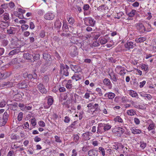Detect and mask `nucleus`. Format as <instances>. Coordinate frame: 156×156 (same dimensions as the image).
Masks as SVG:
<instances>
[{
  "mask_svg": "<svg viewBox=\"0 0 156 156\" xmlns=\"http://www.w3.org/2000/svg\"><path fill=\"white\" fill-rule=\"evenodd\" d=\"M60 72L61 73L63 74L66 76L69 75V72L68 70L69 67L67 65H64L62 64H60Z\"/></svg>",
  "mask_w": 156,
  "mask_h": 156,
  "instance_id": "obj_1",
  "label": "nucleus"
},
{
  "mask_svg": "<svg viewBox=\"0 0 156 156\" xmlns=\"http://www.w3.org/2000/svg\"><path fill=\"white\" fill-rule=\"evenodd\" d=\"M124 132V129L120 127H115L112 130V132L118 136H120Z\"/></svg>",
  "mask_w": 156,
  "mask_h": 156,
  "instance_id": "obj_2",
  "label": "nucleus"
},
{
  "mask_svg": "<svg viewBox=\"0 0 156 156\" xmlns=\"http://www.w3.org/2000/svg\"><path fill=\"white\" fill-rule=\"evenodd\" d=\"M115 71L121 76H123L126 74V70L125 68L120 66H117L115 69Z\"/></svg>",
  "mask_w": 156,
  "mask_h": 156,
  "instance_id": "obj_3",
  "label": "nucleus"
},
{
  "mask_svg": "<svg viewBox=\"0 0 156 156\" xmlns=\"http://www.w3.org/2000/svg\"><path fill=\"white\" fill-rule=\"evenodd\" d=\"M47 101V105L45 103L44 104V107L45 108L47 109L49 108L53 104L54 100L52 97L50 96L48 98Z\"/></svg>",
  "mask_w": 156,
  "mask_h": 156,
  "instance_id": "obj_4",
  "label": "nucleus"
},
{
  "mask_svg": "<svg viewBox=\"0 0 156 156\" xmlns=\"http://www.w3.org/2000/svg\"><path fill=\"white\" fill-rule=\"evenodd\" d=\"M54 17V14L51 11L48 12L44 15V18L47 20H52Z\"/></svg>",
  "mask_w": 156,
  "mask_h": 156,
  "instance_id": "obj_5",
  "label": "nucleus"
},
{
  "mask_svg": "<svg viewBox=\"0 0 156 156\" xmlns=\"http://www.w3.org/2000/svg\"><path fill=\"white\" fill-rule=\"evenodd\" d=\"M39 91L42 94H46L47 92V90L45 89L44 85L42 83H39L37 87Z\"/></svg>",
  "mask_w": 156,
  "mask_h": 156,
  "instance_id": "obj_6",
  "label": "nucleus"
},
{
  "mask_svg": "<svg viewBox=\"0 0 156 156\" xmlns=\"http://www.w3.org/2000/svg\"><path fill=\"white\" fill-rule=\"evenodd\" d=\"M27 83L26 81H23L21 83L17 84V87L20 89L25 88L27 87Z\"/></svg>",
  "mask_w": 156,
  "mask_h": 156,
  "instance_id": "obj_7",
  "label": "nucleus"
},
{
  "mask_svg": "<svg viewBox=\"0 0 156 156\" xmlns=\"http://www.w3.org/2000/svg\"><path fill=\"white\" fill-rule=\"evenodd\" d=\"M137 29L140 34L144 33L146 31L145 28L142 23L137 24Z\"/></svg>",
  "mask_w": 156,
  "mask_h": 156,
  "instance_id": "obj_8",
  "label": "nucleus"
},
{
  "mask_svg": "<svg viewBox=\"0 0 156 156\" xmlns=\"http://www.w3.org/2000/svg\"><path fill=\"white\" fill-rule=\"evenodd\" d=\"M115 96L114 93L112 92H109L106 93L104 95V96L105 98L106 99H112L114 98Z\"/></svg>",
  "mask_w": 156,
  "mask_h": 156,
  "instance_id": "obj_9",
  "label": "nucleus"
},
{
  "mask_svg": "<svg viewBox=\"0 0 156 156\" xmlns=\"http://www.w3.org/2000/svg\"><path fill=\"white\" fill-rule=\"evenodd\" d=\"M1 87H12L13 86V83L9 81L4 82L1 83Z\"/></svg>",
  "mask_w": 156,
  "mask_h": 156,
  "instance_id": "obj_10",
  "label": "nucleus"
},
{
  "mask_svg": "<svg viewBox=\"0 0 156 156\" xmlns=\"http://www.w3.org/2000/svg\"><path fill=\"white\" fill-rule=\"evenodd\" d=\"M70 67L72 70L75 73H77L81 71V68L78 66L71 65Z\"/></svg>",
  "mask_w": 156,
  "mask_h": 156,
  "instance_id": "obj_11",
  "label": "nucleus"
},
{
  "mask_svg": "<svg viewBox=\"0 0 156 156\" xmlns=\"http://www.w3.org/2000/svg\"><path fill=\"white\" fill-rule=\"evenodd\" d=\"M61 23L59 20H57L54 23V28L57 29H59L61 27Z\"/></svg>",
  "mask_w": 156,
  "mask_h": 156,
  "instance_id": "obj_12",
  "label": "nucleus"
},
{
  "mask_svg": "<svg viewBox=\"0 0 156 156\" xmlns=\"http://www.w3.org/2000/svg\"><path fill=\"white\" fill-rule=\"evenodd\" d=\"M88 154L89 156H97L98 151H97L92 149L88 151Z\"/></svg>",
  "mask_w": 156,
  "mask_h": 156,
  "instance_id": "obj_13",
  "label": "nucleus"
},
{
  "mask_svg": "<svg viewBox=\"0 0 156 156\" xmlns=\"http://www.w3.org/2000/svg\"><path fill=\"white\" fill-rule=\"evenodd\" d=\"M110 79L113 81L116 82L117 80V75L113 72H111L109 74Z\"/></svg>",
  "mask_w": 156,
  "mask_h": 156,
  "instance_id": "obj_14",
  "label": "nucleus"
},
{
  "mask_svg": "<svg viewBox=\"0 0 156 156\" xmlns=\"http://www.w3.org/2000/svg\"><path fill=\"white\" fill-rule=\"evenodd\" d=\"M133 42L130 41H128L125 44V46L126 48L129 49L133 48Z\"/></svg>",
  "mask_w": 156,
  "mask_h": 156,
  "instance_id": "obj_15",
  "label": "nucleus"
},
{
  "mask_svg": "<svg viewBox=\"0 0 156 156\" xmlns=\"http://www.w3.org/2000/svg\"><path fill=\"white\" fill-rule=\"evenodd\" d=\"M103 83L105 85L108 86L109 89L112 88V86L111 84V82L109 79H105L103 80Z\"/></svg>",
  "mask_w": 156,
  "mask_h": 156,
  "instance_id": "obj_16",
  "label": "nucleus"
},
{
  "mask_svg": "<svg viewBox=\"0 0 156 156\" xmlns=\"http://www.w3.org/2000/svg\"><path fill=\"white\" fill-rule=\"evenodd\" d=\"M8 105L11 110H15L17 108V104L16 103H15L13 104H9Z\"/></svg>",
  "mask_w": 156,
  "mask_h": 156,
  "instance_id": "obj_17",
  "label": "nucleus"
},
{
  "mask_svg": "<svg viewBox=\"0 0 156 156\" xmlns=\"http://www.w3.org/2000/svg\"><path fill=\"white\" fill-rule=\"evenodd\" d=\"M91 17H85L83 19L84 24L86 26L89 25Z\"/></svg>",
  "mask_w": 156,
  "mask_h": 156,
  "instance_id": "obj_18",
  "label": "nucleus"
},
{
  "mask_svg": "<svg viewBox=\"0 0 156 156\" xmlns=\"http://www.w3.org/2000/svg\"><path fill=\"white\" fill-rule=\"evenodd\" d=\"M72 81L71 80H70L67 81L66 84V87L67 89H70L72 88Z\"/></svg>",
  "mask_w": 156,
  "mask_h": 156,
  "instance_id": "obj_19",
  "label": "nucleus"
},
{
  "mask_svg": "<svg viewBox=\"0 0 156 156\" xmlns=\"http://www.w3.org/2000/svg\"><path fill=\"white\" fill-rule=\"evenodd\" d=\"M13 98L16 101H18L22 100V96L20 94H17L14 96Z\"/></svg>",
  "mask_w": 156,
  "mask_h": 156,
  "instance_id": "obj_20",
  "label": "nucleus"
},
{
  "mask_svg": "<svg viewBox=\"0 0 156 156\" xmlns=\"http://www.w3.org/2000/svg\"><path fill=\"white\" fill-rule=\"evenodd\" d=\"M8 115L7 112H5L3 114V124L5 125L8 120Z\"/></svg>",
  "mask_w": 156,
  "mask_h": 156,
  "instance_id": "obj_21",
  "label": "nucleus"
},
{
  "mask_svg": "<svg viewBox=\"0 0 156 156\" xmlns=\"http://www.w3.org/2000/svg\"><path fill=\"white\" fill-rule=\"evenodd\" d=\"M99 41L101 44H105L107 42V39L104 37H100Z\"/></svg>",
  "mask_w": 156,
  "mask_h": 156,
  "instance_id": "obj_22",
  "label": "nucleus"
},
{
  "mask_svg": "<svg viewBox=\"0 0 156 156\" xmlns=\"http://www.w3.org/2000/svg\"><path fill=\"white\" fill-rule=\"evenodd\" d=\"M43 58L47 61H49L51 59V55L47 53H44L43 55Z\"/></svg>",
  "mask_w": 156,
  "mask_h": 156,
  "instance_id": "obj_23",
  "label": "nucleus"
},
{
  "mask_svg": "<svg viewBox=\"0 0 156 156\" xmlns=\"http://www.w3.org/2000/svg\"><path fill=\"white\" fill-rule=\"evenodd\" d=\"M81 76L80 75L75 74L72 77V79L73 80H75L77 81L81 79Z\"/></svg>",
  "mask_w": 156,
  "mask_h": 156,
  "instance_id": "obj_24",
  "label": "nucleus"
},
{
  "mask_svg": "<svg viewBox=\"0 0 156 156\" xmlns=\"http://www.w3.org/2000/svg\"><path fill=\"white\" fill-rule=\"evenodd\" d=\"M138 144H140V147L142 149H144L145 148L147 144L146 143H145L144 141H140L139 143H138Z\"/></svg>",
  "mask_w": 156,
  "mask_h": 156,
  "instance_id": "obj_25",
  "label": "nucleus"
},
{
  "mask_svg": "<svg viewBox=\"0 0 156 156\" xmlns=\"http://www.w3.org/2000/svg\"><path fill=\"white\" fill-rule=\"evenodd\" d=\"M32 108V105H26L25 106L24 108H23L22 111H26L27 110H30Z\"/></svg>",
  "mask_w": 156,
  "mask_h": 156,
  "instance_id": "obj_26",
  "label": "nucleus"
},
{
  "mask_svg": "<svg viewBox=\"0 0 156 156\" xmlns=\"http://www.w3.org/2000/svg\"><path fill=\"white\" fill-rule=\"evenodd\" d=\"M102 126L104 127L103 129L105 131L108 130L110 129L111 127V126L108 124L104 125L103 124Z\"/></svg>",
  "mask_w": 156,
  "mask_h": 156,
  "instance_id": "obj_27",
  "label": "nucleus"
},
{
  "mask_svg": "<svg viewBox=\"0 0 156 156\" xmlns=\"http://www.w3.org/2000/svg\"><path fill=\"white\" fill-rule=\"evenodd\" d=\"M23 57L27 59H30L33 56L28 53H25L23 55Z\"/></svg>",
  "mask_w": 156,
  "mask_h": 156,
  "instance_id": "obj_28",
  "label": "nucleus"
},
{
  "mask_svg": "<svg viewBox=\"0 0 156 156\" xmlns=\"http://www.w3.org/2000/svg\"><path fill=\"white\" fill-rule=\"evenodd\" d=\"M129 95L132 97L135 98L136 96V92L133 90H130L129 91Z\"/></svg>",
  "mask_w": 156,
  "mask_h": 156,
  "instance_id": "obj_29",
  "label": "nucleus"
},
{
  "mask_svg": "<svg viewBox=\"0 0 156 156\" xmlns=\"http://www.w3.org/2000/svg\"><path fill=\"white\" fill-rule=\"evenodd\" d=\"M127 113L128 115H133L136 114V112L132 109L128 110Z\"/></svg>",
  "mask_w": 156,
  "mask_h": 156,
  "instance_id": "obj_30",
  "label": "nucleus"
},
{
  "mask_svg": "<svg viewBox=\"0 0 156 156\" xmlns=\"http://www.w3.org/2000/svg\"><path fill=\"white\" fill-rule=\"evenodd\" d=\"M96 22V21L95 20L91 17L90 21V22L89 25L92 27H94L95 25Z\"/></svg>",
  "mask_w": 156,
  "mask_h": 156,
  "instance_id": "obj_31",
  "label": "nucleus"
},
{
  "mask_svg": "<svg viewBox=\"0 0 156 156\" xmlns=\"http://www.w3.org/2000/svg\"><path fill=\"white\" fill-rule=\"evenodd\" d=\"M114 120L115 122H122L123 120L120 116H118L115 117L114 119Z\"/></svg>",
  "mask_w": 156,
  "mask_h": 156,
  "instance_id": "obj_32",
  "label": "nucleus"
},
{
  "mask_svg": "<svg viewBox=\"0 0 156 156\" xmlns=\"http://www.w3.org/2000/svg\"><path fill=\"white\" fill-rule=\"evenodd\" d=\"M96 91L97 92L98 95L99 96H101L103 95L101 89L99 88H97L96 89Z\"/></svg>",
  "mask_w": 156,
  "mask_h": 156,
  "instance_id": "obj_33",
  "label": "nucleus"
},
{
  "mask_svg": "<svg viewBox=\"0 0 156 156\" xmlns=\"http://www.w3.org/2000/svg\"><path fill=\"white\" fill-rule=\"evenodd\" d=\"M3 19L5 21H7L9 19V15L7 13H5L3 15Z\"/></svg>",
  "mask_w": 156,
  "mask_h": 156,
  "instance_id": "obj_34",
  "label": "nucleus"
},
{
  "mask_svg": "<svg viewBox=\"0 0 156 156\" xmlns=\"http://www.w3.org/2000/svg\"><path fill=\"white\" fill-rule=\"evenodd\" d=\"M136 12V11L135 10H133L131 12H129L128 15L129 17H132L135 15Z\"/></svg>",
  "mask_w": 156,
  "mask_h": 156,
  "instance_id": "obj_35",
  "label": "nucleus"
},
{
  "mask_svg": "<svg viewBox=\"0 0 156 156\" xmlns=\"http://www.w3.org/2000/svg\"><path fill=\"white\" fill-rule=\"evenodd\" d=\"M28 27L29 26L27 24H23L21 26V28L23 31L27 30Z\"/></svg>",
  "mask_w": 156,
  "mask_h": 156,
  "instance_id": "obj_36",
  "label": "nucleus"
},
{
  "mask_svg": "<svg viewBox=\"0 0 156 156\" xmlns=\"http://www.w3.org/2000/svg\"><path fill=\"white\" fill-rule=\"evenodd\" d=\"M98 150L99 152H101V154L102 156H104L105 155V152L104 149L102 147H100L99 148Z\"/></svg>",
  "mask_w": 156,
  "mask_h": 156,
  "instance_id": "obj_37",
  "label": "nucleus"
},
{
  "mask_svg": "<svg viewBox=\"0 0 156 156\" xmlns=\"http://www.w3.org/2000/svg\"><path fill=\"white\" fill-rule=\"evenodd\" d=\"M23 113L22 112H20L18 115L17 119L19 121H20L22 119Z\"/></svg>",
  "mask_w": 156,
  "mask_h": 156,
  "instance_id": "obj_38",
  "label": "nucleus"
},
{
  "mask_svg": "<svg viewBox=\"0 0 156 156\" xmlns=\"http://www.w3.org/2000/svg\"><path fill=\"white\" fill-rule=\"evenodd\" d=\"M30 121L33 126H35L36 125V122L35 118H33L30 119Z\"/></svg>",
  "mask_w": 156,
  "mask_h": 156,
  "instance_id": "obj_39",
  "label": "nucleus"
},
{
  "mask_svg": "<svg viewBox=\"0 0 156 156\" xmlns=\"http://www.w3.org/2000/svg\"><path fill=\"white\" fill-rule=\"evenodd\" d=\"M141 68L142 69L144 70L145 71H148V66L145 64L142 65Z\"/></svg>",
  "mask_w": 156,
  "mask_h": 156,
  "instance_id": "obj_40",
  "label": "nucleus"
},
{
  "mask_svg": "<svg viewBox=\"0 0 156 156\" xmlns=\"http://www.w3.org/2000/svg\"><path fill=\"white\" fill-rule=\"evenodd\" d=\"M17 63V59L16 58L12 59L10 62V65H13L16 64Z\"/></svg>",
  "mask_w": 156,
  "mask_h": 156,
  "instance_id": "obj_41",
  "label": "nucleus"
},
{
  "mask_svg": "<svg viewBox=\"0 0 156 156\" xmlns=\"http://www.w3.org/2000/svg\"><path fill=\"white\" fill-rule=\"evenodd\" d=\"M103 124L102 123H100L99 124L98 127V129L97 130V133H101L102 132L101 131V127H102V126Z\"/></svg>",
  "mask_w": 156,
  "mask_h": 156,
  "instance_id": "obj_42",
  "label": "nucleus"
},
{
  "mask_svg": "<svg viewBox=\"0 0 156 156\" xmlns=\"http://www.w3.org/2000/svg\"><path fill=\"white\" fill-rule=\"evenodd\" d=\"M154 128V124L153 123H152L150 124L148 127V129L149 131H150V130H152Z\"/></svg>",
  "mask_w": 156,
  "mask_h": 156,
  "instance_id": "obj_43",
  "label": "nucleus"
},
{
  "mask_svg": "<svg viewBox=\"0 0 156 156\" xmlns=\"http://www.w3.org/2000/svg\"><path fill=\"white\" fill-rule=\"evenodd\" d=\"M68 21L69 24L72 25L74 23V20L73 17H71L69 18Z\"/></svg>",
  "mask_w": 156,
  "mask_h": 156,
  "instance_id": "obj_44",
  "label": "nucleus"
},
{
  "mask_svg": "<svg viewBox=\"0 0 156 156\" xmlns=\"http://www.w3.org/2000/svg\"><path fill=\"white\" fill-rule=\"evenodd\" d=\"M146 40L145 38L142 37H139L138 38V40H137V43L140 42H143L144 41Z\"/></svg>",
  "mask_w": 156,
  "mask_h": 156,
  "instance_id": "obj_45",
  "label": "nucleus"
},
{
  "mask_svg": "<svg viewBox=\"0 0 156 156\" xmlns=\"http://www.w3.org/2000/svg\"><path fill=\"white\" fill-rule=\"evenodd\" d=\"M38 123L39 126L42 127H44L45 125L44 122L42 120L39 121Z\"/></svg>",
  "mask_w": 156,
  "mask_h": 156,
  "instance_id": "obj_46",
  "label": "nucleus"
},
{
  "mask_svg": "<svg viewBox=\"0 0 156 156\" xmlns=\"http://www.w3.org/2000/svg\"><path fill=\"white\" fill-rule=\"evenodd\" d=\"M55 141L56 142L58 143H61L62 142V140L60 139V137L57 136H55Z\"/></svg>",
  "mask_w": 156,
  "mask_h": 156,
  "instance_id": "obj_47",
  "label": "nucleus"
},
{
  "mask_svg": "<svg viewBox=\"0 0 156 156\" xmlns=\"http://www.w3.org/2000/svg\"><path fill=\"white\" fill-rule=\"evenodd\" d=\"M83 136L85 140H89L90 138L88 133H85L83 134Z\"/></svg>",
  "mask_w": 156,
  "mask_h": 156,
  "instance_id": "obj_48",
  "label": "nucleus"
},
{
  "mask_svg": "<svg viewBox=\"0 0 156 156\" xmlns=\"http://www.w3.org/2000/svg\"><path fill=\"white\" fill-rule=\"evenodd\" d=\"M24 126L23 127V128L24 129H29V123L28 122H25L24 123Z\"/></svg>",
  "mask_w": 156,
  "mask_h": 156,
  "instance_id": "obj_49",
  "label": "nucleus"
},
{
  "mask_svg": "<svg viewBox=\"0 0 156 156\" xmlns=\"http://www.w3.org/2000/svg\"><path fill=\"white\" fill-rule=\"evenodd\" d=\"M6 105V102L4 101H2L0 103V107L3 108L5 107Z\"/></svg>",
  "mask_w": 156,
  "mask_h": 156,
  "instance_id": "obj_50",
  "label": "nucleus"
},
{
  "mask_svg": "<svg viewBox=\"0 0 156 156\" xmlns=\"http://www.w3.org/2000/svg\"><path fill=\"white\" fill-rule=\"evenodd\" d=\"M62 28L63 29H68V27L66 21H63Z\"/></svg>",
  "mask_w": 156,
  "mask_h": 156,
  "instance_id": "obj_51",
  "label": "nucleus"
},
{
  "mask_svg": "<svg viewBox=\"0 0 156 156\" xmlns=\"http://www.w3.org/2000/svg\"><path fill=\"white\" fill-rule=\"evenodd\" d=\"M79 139V136L77 134L74 135V140L75 142H77Z\"/></svg>",
  "mask_w": 156,
  "mask_h": 156,
  "instance_id": "obj_52",
  "label": "nucleus"
},
{
  "mask_svg": "<svg viewBox=\"0 0 156 156\" xmlns=\"http://www.w3.org/2000/svg\"><path fill=\"white\" fill-rule=\"evenodd\" d=\"M83 111H80L79 113V118L80 120L81 119L83 118Z\"/></svg>",
  "mask_w": 156,
  "mask_h": 156,
  "instance_id": "obj_53",
  "label": "nucleus"
},
{
  "mask_svg": "<svg viewBox=\"0 0 156 156\" xmlns=\"http://www.w3.org/2000/svg\"><path fill=\"white\" fill-rule=\"evenodd\" d=\"M59 90L60 92H64L66 91V89L64 87H60L59 88Z\"/></svg>",
  "mask_w": 156,
  "mask_h": 156,
  "instance_id": "obj_54",
  "label": "nucleus"
},
{
  "mask_svg": "<svg viewBox=\"0 0 156 156\" xmlns=\"http://www.w3.org/2000/svg\"><path fill=\"white\" fill-rule=\"evenodd\" d=\"M44 12V11L42 9H39L37 11V13L40 15H43Z\"/></svg>",
  "mask_w": 156,
  "mask_h": 156,
  "instance_id": "obj_55",
  "label": "nucleus"
},
{
  "mask_svg": "<svg viewBox=\"0 0 156 156\" xmlns=\"http://www.w3.org/2000/svg\"><path fill=\"white\" fill-rule=\"evenodd\" d=\"M45 32L44 30H41L40 33V36L41 37H43L45 36Z\"/></svg>",
  "mask_w": 156,
  "mask_h": 156,
  "instance_id": "obj_56",
  "label": "nucleus"
},
{
  "mask_svg": "<svg viewBox=\"0 0 156 156\" xmlns=\"http://www.w3.org/2000/svg\"><path fill=\"white\" fill-rule=\"evenodd\" d=\"M89 5L88 4H86L84 5L83 9L84 10H87L89 9Z\"/></svg>",
  "mask_w": 156,
  "mask_h": 156,
  "instance_id": "obj_57",
  "label": "nucleus"
},
{
  "mask_svg": "<svg viewBox=\"0 0 156 156\" xmlns=\"http://www.w3.org/2000/svg\"><path fill=\"white\" fill-rule=\"evenodd\" d=\"M8 41L6 40H4L3 41L2 44L4 46H6L8 44Z\"/></svg>",
  "mask_w": 156,
  "mask_h": 156,
  "instance_id": "obj_58",
  "label": "nucleus"
},
{
  "mask_svg": "<svg viewBox=\"0 0 156 156\" xmlns=\"http://www.w3.org/2000/svg\"><path fill=\"white\" fill-rule=\"evenodd\" d=\"M30 28L31 29H33L35 27L34 23L32 22H30Z\"/></svg>",
  "mask_w": 156,
  "mask_h": 156,
  "instance_id": "obj_59",
  "label": "nucleus"
},
{
  "mask_svg": "<svg viewBox=\"0 0 156 156\" xmlns=\"http://www.w3.org/2000/svg\"><path fill=\"white\" fill-rule=\"evenodd\" d=\"M70 120V119L69 117L68 116H66L65 117V119L64 121L65 122L68 123L69 122Z\"/></svg>",
  "mask_w": 156,
  "mask_h": 156,
  "instance_id": "obj_60",
  "label": "nucleus"
},
{
  "mask_svg": "<svg viewBox=\"0 0 156 156\" xmlns=\"http://www.w3.org/2000/svg\"><path fill=\"white\" fill-rule=\"evenodd\" d=\"M77 154V153L75 149H73L72 151V156H76Z\"/></svg>",
  "mask_w": 156,
  "mask_h": 156,
  "instance_id": "obj_61",
  "label": "nucleus"
},
{
  "mask_svg": "<svg viewBox=\"0 0 156 156\" xmlns=\"http://www.w3.org/2000/svg\"><path fill=\"white\" fill-rule=\"evenodd\" d=\"M49 78L48 76L47 75L44 76L43 78V80L45 82H46L49 81Z\"/></svg>",
  "mask_w": 156,
  "mask_h": 156,
  "instance_id": "obj_62",
  "label": "nucleus"
},
{
  "mask_svg": "<svg viewBox=\"0 0 156 156\" xmlns=\"http://www.w3.org/2000/svg\"><path fill=\"white\" fill-rule=\"evenodd\" d=\"M16 52V50L14 49L11 51L9 53V55H13L15 54Z\"/></svg>",
  "mask_w": 156,
  "mask_h": 156,
  "instance_id": "obj_63",
  "label": "nucleus"
},
{
  "mask_svg": "<svg viewBox=\"0 0 156 156\" xmlns=\"http://www.w3.org/2000/svg\"><path fill=\"white\" fill-rule=\"evenodd\" d=\"M34 140L35 142H38L41 140V139L38 136H37L34 138Z\"/></svg>",
  "mask_w": 156,
  "mask_h": 156,
  "instance_id": "obj_64",
  "label": "nucleus"
}]
</instances>
